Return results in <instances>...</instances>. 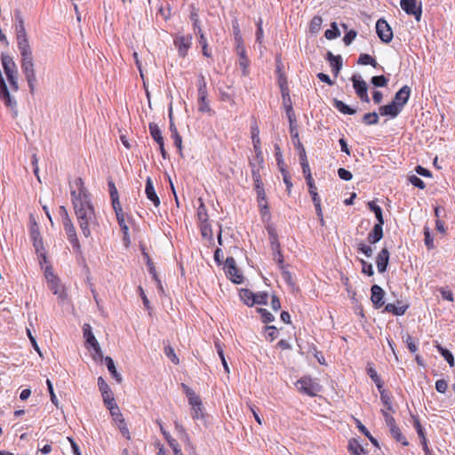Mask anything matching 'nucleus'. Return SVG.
I'll list each match as a JSON object with an SVG mask.
<instances>
[{"mask_svg": "<svg viewBox=\"0 0 455 455\" xmlns=\"http://www.w3.org/2000/svg\"><path fill=\"white\" fill-rule=\"evenodd\" d=\"M224 270L228 277L235 283H242L243 282V276L241 271L235 265V260L232 257H228L225 265Z\"/></svg>", "mask_w": 455, "mask_h": 455, "instance_id": "39448f33", "label": "nucleus"}, {"mask_svg": "<svg viewBox=\"0 0 455 455\" xmlns=\"http://www.w3.org/2000/svg\"><path fill=\"white\" fill-rule=\"evenodd\" d=\"M347 449H348V451L350 453H352L353 455H366L367 454V451L364 450V448L355 439H352L349 441Z\"/></svg>", "mask_w": 455, "mask_h": 455, "instance_id": "cd10ccee", "label": "nucleus"}, {"mask_svg": "<svg viewBox=\"0 0 455 455\" xmlns=\"http://www.w3.org/2000/svg\"><path fill=\"white\" fill-rule=\"evenodd\" d=\"M435 389L437 392L444 394L448 389V383L444 379H438L435 382Z\"/></svg>", "mask_w": 455, "mask_h": 455, "instance_id": "338daca9", "label": "nucleus"}, {"mask_svg": "<svg viewBox=\"0 0 455 455\" xmlns=\"http://www.w3.org/2000/svg\"><path fill=\"white\" fill-rule=\"evenodd\" d=\"M378 390L380 394V400L383 403L385 409L387 411H393L391 395L386 391L384 387L381 389Z\"/></svg>", "mask_w": 455, "mask_h": 455, "instance_id": "c9c22d12", "label": "nucleus"}, {"mask_svg": "<svg viewBox=\"0 0 455 455\" xmlns=\"http://www.w3.org/2000/svg\"><path fill=\"white\" fill-rule=\"evenodd\" d=\"M62 225L67 234L68 240L71 243L74 251L76 253H81V244L77 236L76 227L74 226L72 220H66V221L62 222Z\"/></svg>", "mask_w": 455, "mask_h": 455, "instance_id": "20e7f679", "label": "nucleus"}, {"mask_svg": "<svg viewBox=\"0 0 455 455\" xmlns=\"http://www.w3.org/2000/svg\"><path fill=\"white\" fill-rule=\"evenodd\" d=\"M102 399L106 407L109 410V412L114 411V408H119L115 401L113 393L111 390L101 393Z\"/></svg>", "mask_w": 455, "mask_h": 455, "instance_id": "c85d7f7f", "label": "nucleus"}, {"mask_svg": "<svg viewBox=\"0 0 455 455\" xmlns=\"http://www.w3.org/2000/svg\"><path fill=\"white\" fill-rule=\"evenodd\" d=\"M296 387L299 392L309 396H315L321 390V386L310 377H303L299 379L296 383Z\"/></svg>", "mask_w": 455, "mask_h": 455, "instance_id": "7ed1b4c3", "label": "nucleus"}, {"mask_svg": "<svg viewBox=\"0 0 455 455\" xmlns=\"http://www.w3.org/2000/svg\"><path fill=\"white\" fill-rule=\"evenodd\" d=\"M18 21L16 27L17 46L20 53V67L28 82L29 92L33 95L36 92V75L32 49L25 28L23 18L20 12L15 13Z\"/></svg>", "mask_w": 455, "mask_h": 455, "instance_id": "f03ea898", "label": "nucleus"}, {"mask_svg": "<svg viewBox=\"0 0 455 455\" xmlns=\"http://www.w3.org/2000/svg\"><path fill=\"white\" fill-rule=\"evenodd\" d=\"M266 333L267 338L269 339L270 341H273L277 338L278 331L277 328L274 325L266 326Z\"/></svg>", "mask_w": 455, "mask_h": 455, "instance_id": "052dcab7", "label": "nucleus"}, {"mask_svg": "<svg viewBox=\"0 0 455 455\" xmlns=\"http://www.w3.org/2000/svg\"><path fill=\"white\" fill-rule=\"evenodd\" d=\"M436 348L438 352L443 356V358L447 361L451 367L454 366V357L452 354L446 348L443 347L441 345L437 344Z\"/></svg>", "mask_w": 455, "mask_h": 455, "instance_id": "a19ab883", "label": "nucleus"}, {"mask_svg": "<svg viewBox=\"0 0 455 455\" xmlns=\"http://www.w3.org/2000/svg\"><path fill=\"white\" fill-rule=\"evenodd\" d=\"M239 296L247 306L251 307L255 304V293H253L249 289H242L240 291Z\"/></svg>", "mask_w": 455, "mask_h": 455, "instance_id": "c756f323", "label": "nucleus"}, {"mask_svg": "<svg viewBox=\"0 0 455 455\" xmlns=\"http://www.w3.org/2000/svg\"><path fill=\"white\" fill-rule=\"evenodd\" d=\"M110 414L113 418V420L116 423V426L120 430L121 434L123 435V436L125 437L127 440H130V431L125 422V419L120 411V409L114 408V411H110Z\"/></svg>", "mask_w": 455, "mask_h": 455, "instance_id": "9b49d317", "label": "nucleus"}, {"mask_svg": "<svg viewBox=\"0 0 455 455\" xmlns=\"http://www.w3.org/2000/svg\"><path fill=\"white\" fill-rule=\"evenodd\" d=\"M368 208L374 212L376 219L378 220L377 224H384V219L382 214V209L380 206L375 204V202L371 201L368 203Z\"/></svg>", "mask_w": 455, "mask_h": 455, "instance_id": "e433bc0d", "label": "nucleus"}, {"mask_svg": "<svg viewBox=\"0 0 455 455\" xmlns=\"http://www.w3.org/2000/svg\"><path fill=\"white\" fill-rule=\"evenodd\" d=\"M371 82L377 87H384L387 84L388 80L384 76H375L371 77Z\"/></svg>", "mask_w": 455, "mask_h": 455, "instance_id": "864d4df0", "label": "nucleus"}, {"mask_svg": "<svg viewBox=\"0 0 455 455\" xmlns=\"http://www.w3.org/2000/svg\"><path fill=\"white\" fill-rule=\"evenodd\" d=\"M192 39L191 35L175 36L173 43L178 49L180 57L185 58L188 55V50L192 45Z\"/></svg>", "mask_w": 455, "mask_h": 455, "instance_id": "1a4fd4ad", "label": "nucleus"}, {"mask_svg": "<svg viewBox=\"0 0 455 455\" xmlns=\"http://www.w3.org/2000/svg\"><path fill=\"white\" fill-rule=\"evenodd\" d=\"M207 84L203 75L199 76L198 96L207 95Z\"/></svg>", "mask_w": 455, "mask_h": 455, "instance_id": "13d9d810", "label": "nucleus"}, {"mask_svg": "<svg viewBox=\"0 0 455 455\" xmlns=\"http://www.w3.org/2000/svg\"><path fill=\"white\" fill-rule=\"evenodd\" d=\"M376 32L379 39L388 44L393 39V31L389 24L384 19H379L376 23Z\"/></svg>", "mask_w": 455, "mask_h": 455, "instance_id": "0eeeda50", "label": "nucleus"}, {"mask_svg": "<svg viewBox=\"0 0 455 455\" xmlns=\"http://www.w3.org/2000/svg\"><path fill=\"white\" fill-rule=\"evenodd\" d=\"M309 194L311 195L312 201L314 203V205H315V211H316V214H317L320 221L322 223H323V211H322V207H321L320 196H318L317 191H315V192H312V193H309Z\"/></svg>", "mask_w": 455, "mask_h": 455, "instance_id": "72a5a7b5", "label": "nucleus"}, {"mask_svg": "<svg viewBox=\"0 0 455 455\" xmlns=\"http://www.w3.org/2000/svg\"><path fill=\"white\" fill-rule=\"evenodd\" d=\"M198 42L202 46V52L205 57H212V53L208 47L207 39L204 35H201V38H198Z\"/></svg>", "mask_w": 455, "mask_h": 455, "instance_id": "603ef678", "label": "nucleus"}, {"mask_svg": "<svg viewBox=\"0 0 455 455\" xmlns=\"http://www.w3.org/2000/svg\"><path fill=\"white\" fill-rule=\"evenodd\" d=\"M183 388L188 399V403L192 406L193 409H196V407H197L198 410H200V407L203 405L200 396L197 395L194 390H192L186 385H183Z\"/></svg>", "mask_w": 455, "mask_h": 455, "instance_id": "aec40b11", "label": "nucleus"}, {"mask_svg": "<svg viewBox=\"0 0 455 455\" xmlns=\"http://www.w3.org/2000/svg\"><path fill=\"white\" fill-rule=\"evenodd\" d=\"M323 19L321 16H314L309 23V30L311 33H317L322 26Z\"/></svg>", "mask_w": 455, "mask_h": 455, "instance_id": "c03bdc74", "label": "nucleus"}, {"mask_svg": "<svg viewBox=\"0 0 455 455\" xmlns=\"http://www.w3.org/2000/svg\"><path fill=\"white\" fill-rule=\"evenodd\" d=\"M340 35V32L336 25L335 22H333L331 24V28L330 29H327L325 32H324V36L328 39V40H331V39H334L338 36H339Z\"/></svg>", "mask_w": 455, "mask_h": 455, "instance_id": "de8ad7c7", "label": "nucleus"}, {"mask_svg": "<svg viewBox=\"0 0 455 455\" xmlns=\"http://www.w3.org/2000/svg\"><path fill=\"white\" fill-rule=\"evenodd\" d=\"M402 110V108H400L395 101L393 100L391 103L381 106L379 108V114L381 116H389L391 117H395Z\"/></svg>", "mask_w": 455, "mask_h": 455, "instance_id": "4be33fe9", "label": "nucleus"}, {"mask_svg": "<svg viewBox=\"0 0 455 455\" xmlns=\"http://www.w3.org/2000/svg\"><path fill=\"white\" fill-rule=\"evenodd\" d=\"M6 77L11 85L12 90L17 92L19 90L18 72L6 74Z\"/></svg>", "mask_w": 455, "mask_h": 455, "instance_id": "8fccbe9b", "label": "nucleus"}, {"mask_svg": "<svg viewBox=\"0 0 455 455\" xmlns=\"http://www.w3.org/2000/svg\"><path fill=\"white\" fill-rule=\"evenodd\" d=\"M0 99L6 108L14 110L15 115L17 114V101L11 96L5 81L0 82Z\"/></svg>", "mask_w": 455, "mask_h": 455, "instance_id": "ddd939ff", "label": "nucleus"}, {"mask_svg": "<svg viewBox=\"0 0 455 455\" xmlns=\"http://www.w3.org/2000/svg\"><path fill=\"white\" fill-rule=\"evenodd\" d=\"M258 312L260 314L263 323H267L275 320V316L266 308H259Z\"/></svg>", "mask_w": 455, "mask_h": 455, "instance_id": "6e6d98bb", "label": "nucleus"}, {"mask_svg": "<svg viewBox=\"0 0 455 455\" xmlns=\"http://www.w3.org/2000/svg\"><path fill=\"white\" fill-rule=\"evenodd\" d=\"M383 225L384 224H375L372 230L369 232L367 235V240L370 243H376L380 241L383 237Z\"/></svg>", "mask_w": 455, "mask_h": 455, "instance_id": "5701e85b", "label": "nucleus"}, {"mask_svg": "<svg viewBox=\"0 0 455 455\" xmlns=\"http://www.w3.org/2000/svg\"><path fill=\"white\" fill-rule=\"evenodd\" d=\"M164 353L166 356L175 364L178 365L180 363V360L175 354L174 349L171 346H167L164 347Z\"/></svg>", "mask_w": 455, "mask_h": 455, "instance_id": "3c124183", "label": "nucleus"}, {"mask_svg": "<svg viewBox=\"0 0 455 455\" xmlns=\"http://www.w3.org/2000/svg\"><path fill=\"white\" fill-rule=\"evenodd\" d=\"M367 374L371 379V380L375 383L378 389H381L384 387V383L381 378L378 375L376 370L372 367L371 363L367 364Z\"/></svg>", "mask_w": 455, "mask_h": 455, "instance_id": "bb28decb", "label": "nucleus"}, {"mask_svg": "<svg viewBox=\"0 0 455 455\" xmlns=\"http://www.w3.org/2000/svg\"><path fill=\"white\" fill-rule=\"evenodd\" d=\"M410 95H411V88L408 85H404L395 93L394 101L400 108H403V107L407 103V101L410 98Z\"/></svg>", "mask_w": 455, "mask_h": 455, "instance_id": "a211bd4d", "label": "nucleus"}, {"mask_svg": "<svg viewBox=\"0 0 455 455\" xmlns=\"http://www.w3.org/2000/svg\"><path fill=\"white\" fill-rule=\"evenodd\" d=\"M48 288L54 293L60 292V279L54 275L52 267H46L44 272Z\"/></svg>", "mask_w": 455, "mask_h": 455, "instance_id": "dca6fc26", "label": "nucleus"}, {"mask_svg": "<svg viewBox=\"0 0 455 455\" xmlns=\"http://www.w3.org/2000/svg\"><path fill=\"white\" fill-rule=\"evenodd\" d=\"M1 62H2L3 68H4L5 75L10 74V73H17L18 72L17 66H16L13 59L10 55L2 53Z\"/></svg>", "mask_w": 455, "mask_h": 455, "instance_id": "412c9836", "label": "nucleus"}, {"mask_svg": "<svg viewBox=\"0 0 455 455\" xmlns=\"http://www.w3.org/2000/svg\"><path fill=\"white\" fill-rule=\"evenodd\" d=\"M201 234L204 237L212 239V230L211 224L209 221L199 223Z\"/></svg>", "mask_w": 455, "mask_h": 455, "instance_id": "a18cd8bd", "label": "nucleus"}, {"mask_svg": "<svg viewBox=\"0 0 455 455\" xmlns=\"http://www.w3.org/2000/svg\"><path fill=\"white\" fill-rule=\"evenodd\" d=\"M414 427L416 428V431H417L419 438L421 439V444H422L425 455H432V452L427 446V438L424 434L423 427L419 419L415 420Z\"/></svg>", "mask_w": 455, "mask_h": 455, "instance_id": "a878e982", "label": "nucleus"}, {"mask_svg": "<svg viewBox=\"0 0 455 455\" xmlns=\"http://www.w3.org/2000/svg\"><path fill=\"white\" fill-rule=\"evenodd\" d=\"M360 263L362 265V272L369 276H372L374 275V271L372 268V265L368 263L366 260L361 259Z\"/></svg>", "mask_w": 455, "mask_h": 455, "instance_id": "4d7b16f0", "label": "nucleus"}, {"mask_svg": "<svg viewBox=\"0 0 455 455\" xmlns=\"http://www.w3.org/2000/svg\"><path fill=\"white\" fill-rule=\"evenodd\" d=\"M117 222L124 235V237L128 236L129 227L126 224L124 211L116 213Z\"/></svg>", "mask_w": 455, "mask_h": 455, "instance_id": "37998d69", "label": "nucleus"}, {"mask_svg": "<svg viewBox=\"0 0 455 455\" xmlns=\"http://www.w3.org/2000/svg\"><path fill=\"white\" fill-rule=\"evenodd\" d=\"M83 334L84 338L85 339L86 346L92 347L97 355H102L101 347L95 336L93 335L92 327L89 323H84L83 325Z\"/></svg>", "mask_w": 455, "mask_h": 455, "instance_id": "9d476101", "label": "nucleus"}, {"mask_svg": "<svg viewBox=\"0 0 455 455\" xmlns=\"http://www.w3.org/2000/svg\"><path fill=\"white\" fill-rule=\"evenodd\" d=\"M199 206L197 208V219L199 223L207 222L209 220L207 208L205 204H204L203 200L199 199Z\"/></svg>", "mask_w": 455, "mask_h": 455, "instance_id": "f704fd0d", "label": "nucleus"}, {"mask_svg": "<svg viewBox=\"0 0 455 455\" xmlns=\"http://www.w3.org/2000/svg\"><path fill=\"white\" fill-rule=\"evenodd\" d=\"M371 300L375 308H380L384 306V296L385 291L378 284H373L371 288Z\"/></svg>", "mask_w": 455, "mask_h": 455, "instance_id": "4468645a", "label": "nucleus"}, {"mask_svg": "<svg viewBox=\"0 0 455 455\" xmlns=\"http://www.w3.org/2000/svg\"><path fill=\"white\" fill-rule=\"evenodd\" d=\"M358 428L360 430L361 433H363L364 435H366L369 440L371 441V443L375 445L376 447H379V443L377 441L376 438H374L371 434L370 432L368 431V429L362 424V423H359L358 425Z\"/></svg>", "mask_w": 455, "mask_h": 455, "instance_id": "bf43d9fd", "label": "nucleus"}, {"mask_svg": "<svg viewBox=\"0 0 455 455\" xmlns=\"http://www.w3.org/2000/svg\"><path fill=\"white\" fill-rule=\"evenodd\" d=\"M363 121L367 125L377 124L379 116L376 112L367 113L363 116Z\"/></svg>", "mask_w": 455, "mask_h": 455, "instance_id": "49530a36", "label": "nucleus"}, {"mask_svg": "<svg viewBox=\"0 0 455 455\" xmlns=\"http://www.w3.org/2000/svg\"><path fill=\"white\" fill-rule=\"evenodd\" d=\"M333 106L342 114L344 115H354L355 114V109L350 108L346 105L342 100L338 99H333Z\"/></svg>", "mask_w": 455, "mask_h": 455, "instance_id": "7c9ffc66", "label": "nucleus"}, {"mask_svg": "<svg viewBox=\"0 0 455 455\" xmlns=\"http://www.w3.org/2000/svg\"><path fill=\"white\" fill-rule=\"evenodd\" d=\"M255 304L266 305L268 300L267 292L262 291L255 293Z\"/></svg>", "mask_w": 455, "mask_h": 455, "instance_id": "680f3d73", "label": "nucleus"}, {"mask_svg": "<svg viewBox=\"0 0 455 455\" xmlns=\"http://www.w3.org/2000/svg\"><path fill=\"white\" fill-rule=\"evenodd\" d=\"M424 233V243L428 250H433L435 248L434 238L431 235L430 228L427 226H425L423 228Z\"/></svg>", "mask_w": 455, "mask_h": 455, "instance_id": "79ce46f5", "label": "nucleus"}, {"mask_svg": "<svg viewBox=\"0 0 455 455\" xmlns=\"http://www.w3.org/2000/svg\"><path fill=\"white\" fill-rule=\"evenodd\" d=\"M338 175L341 180H347V181L352 180V178H353L351 172H349L348 170H347L345 168H339L338 170Z\"/></svg>", "mask_w": 455, "mask_h": 455, "instance_id": "774afa93", "label": "nucleus"}, {"mask_svg": "<svg viewBox=\"0 0 455 455\" xmlns=\"http://www.w3.org/2000/svg\"><path fill=\"white\" fill-rule=\"evenodd\" d=\"M357 63L360 65H371L373 68H376L378 65L376 60L367 53H362L358 58Z\"/></svg>", "mask_w": 455, "mask_h": 455, "instance_id": "ea45409f", "label": "nucleus"}, {"mask_svg": "<svg viewBox=\"0 0 455 455\" xmlns=\"http://www.w3.org/2000/svg\"><path fill=\"white\" fill-rule=\"evenodd\" d=\"M285 111H286V116L289 119V123H290V132L291 133L293 132V125H295V122H296V117H295V114H294V111H293V108H285Z\"/></svg>", "mask_w": 455, "mask_h": 455, "instance_id": "e2e57ef3", "label": "nucleus"}, {"mask_svg": "<svg viewBox=\"0 0 455 455\" xmlns=\"http://www.w3.org/2000/svg\"><path fill=\"white\" fill-rule=\"evenodd\" d=\"M390 253L387 248L384 247L380 250L376 257V265L379 273H384L387 270L389 262Z\"/></svg>", "mask_w": 455, "mask_h": 455, "instance_id": "2eb2a0df", "label": "nucleus"}, {"mask_svg": "<svg viewBox=\"0 0 455 455\" xmlns=\"http://www.w3.org/2000/svg\"><path fill=\"white\" fill-rule=\"evenodd\" d=\"M198 111L201 113L212 112L207 95L198 96Z\"/></svg>", "mask_w": 455, "mask_h": 455, "instance_id": "58836bf2", "label": "nucleus"}, {"mask_svg": "<svg viewBox=\"0 0 455 455\" xmlns=\"http://www.w3.org/2000/svg\"><path fill=\"white\" fill-rule=\"evenodd\" d=\"M409 181L411 182V184H412L414 187L418 188H420V189H424L426 185H425V182L420 179L419 178L418 176L416 175H411L409 177Z\"/></svg>", "mask_w": 455, "mask_h": 455, "instance_id": "0e129e2a", "label": "nucleus"}, {"mask_svg": "<svg viewBox=\"0 0 455 455\" xmlns=\"http://www.w3.org/2000/svg\"><path fill=\"white\" fill-rule=\"evenodd\" d=\"M252 178L255 185V190L258 196L259 204L260 207L267 208L266 193L264 190V185L259 174V171L252 170Z\"/></svg>", "mask_w": 455, "mask_h": 455, "instance_id": "6e6552de", "label": "nucleus"}, {"mask_svg": "<svg viewBox=\"0 0 455 455\" xmlns=\"http://www.w3.org/2000/svg\"><path fill=\"white\" fill-rule=\"evenodd\" d=\"M281 93H282V99H283V105L284 108H292V102H291L289 90L281 92Z\"/></svg>", "mask_w": 455, "mask_h": 455, "instance_id": "69168bd1", "label": "nucleus"}, {"mask_svg": "<svg viewBox=\"0 0 455 455\" xmlns=\"http://www.w3.org/2000/svg\"><path fill=\"white\" fill-rule=\"evenodd\" d=\"M149 132L155 141L158 144L164 141L162 132L156 123H150L148 125Z\"/></svg>", "mask_w": 455, "mask_h": 455, "instance_id": "473e14b6", "label": "nucleus"}, {"mask_svg": "<svg viewBox=\"0 0 455 455\" xmlns=\"http://www.w3.org/2000/svg\"><path fill=\"white\" fill-rule=\"evenodd\" d=\"M353 82V87L357 96L362 101L369 103L370 98L367 93V84L365 81L362 80L360 76H353L351 78Z\"/></svg>", "mask_w": 455, "mask_h": 455, "instance_id": "f8f14e48", "label": "nucleus"}, {"mask_svg": "<svg viewBox=\"0 0 455 455\" xmlns=\"http://www.w3.org/2000/svg\"><path fill=\"white\" fill-rule=\"evenodd\" d=\"M327 60L333 74L337 76L342 67V58L340 55L335 56L331 52H327Z\"/></svg>", "mask_w": 455, "mask_h": 455, "instance_id": "b1692460", "label": "nucleus"}, {"mask_svg": "<svg viewBox=\"0 0 455 455\" xmlns=\"http://www.w3.org/2000/svg\"><path fill=\"white\" fill-rule=\"evenodd\" d=\"M145 193L148 200H150L156 207L160 205V199L157 196L152 180L148 177L146 181Z\"/></svg>", "mask_w": 455, "mask_h": 455, "instance_id": "6ab92c4d", "label": "nucleus"}, {"mask_svg": "<svg viewBox=\"0 0 455 455\" xmlns=\"http://www.w3.org/2000/svg\"><path fill=\"white\" fill-rule=\"evenodd\" d=\"M357 250L363 253L367 258L371 257L373 253L372 248L363 242L357 244Z\"/></svg>", "mask_w": 455, "mask_h": 455, "instance_id": "5fc2aeb1", "label": "nucleus"}, {"mask_svg": "<svg viewBox=\"0 0 455 455\" xmlns=\"http://www.w3.org/2000/svg\"><path fill=\"white\" fill-rule=\"evenodd\" d=\"M236 52L239 55V65L243 68V74L246 76L248 74V67L250 64V60L246 56L245 47L243 45V42L236 43Z\"/></svg>", "mask_w": 455, "mask_h": 455, "instance_id": "f3484780", "label": "nucleus"}, {"mask_svg": "<svg viewBox=\"0 0 455 455\" xmlns=\"http://www.w3.org/2000/svg\"><path fill=\"white\" fill-rule=\"evenodd\" d=\"M399 306H395V304L388 303L385 306L384 312L391 313L394 315H403L407 311L409 306L405 304H402L398 301Z\"/></svg>", "mask_w": 455, "mask_h": 455, "instance_id": "393cba45", "label": "nucleus"}, {"mask_svg": "<svg viewBox=\"0 0 455 455\" xmlns=\"http://www.w3.org/2000/svg\"><path fill=\"white\" fill-rule=\"evenodd\" d=\"M401 8L408 14L414 16L417 21L421 20L422 15V3L417 0H401Z\"/></svg>", "mask_w": 455, "mask_h": 455, "instance_id": "423d86ee", "label": "nucleus"}, {"mask_svg": "<svg viewBox=\"0 0 455 455\" xmlns=\"http://www.w3.org/2000/svg\"><path fill=\"white\" fill-rule=\"evenodd\" d=\"M294 147L297 150H299L300 164L308 162L307 157L306 149L299 140H298L297 142H294Z\"/></svg>", "mask_w": 455, "mask_h": 455, "instance_id": "09e8293b", "label": "nucleus"}, {"mask_svg": "<svg viewBox=\"0 0 455 455\" xmlns=\"http://www.w3.org/2000/svg\"><path fill=\"white\" fill-rule=\"evenodd\" d=\"M105 362H106L108 370L111 373L112 377L116 380L117 383H121L122 376L119 372H117L113 359L109 356H107L105 358Z\"/></svg>", "mask_w": 455, "mask_h": 455, "instance_id": "2f4dec72", "label": "nucleus"}, {"mask_svg": "<svg viewBox=\"0 0 455 455\" xmlns=\"http://www.w3.org/2000/svg\"><path fill=\"white\" fill-rule=\"evenodd\" d=\"M392 437L398 443H400L403 446H408L409 442L407 441L405 435L402 433L401 429L397 427L395 429L390 431Z\"/></svg>", "mask_w": 455, "mask_h": 455, "instance_id": "4c0bfd02", "label": "nucleus"}, {"mask_svg": "<svg viewBox=\"0 0 455 455\" xmlns=\"http://www.w3.org/2000/svg\"><path fill=\"white\" fill-rule=\"evenodd\" d=\"M75 186L76 189L71 190L72 205L82 234L84 237L89 238L92 235L91 228L99 226V222L83 180L76 179Z\"/></svg>", "mask_w": 455, "mask_h": 455, "instance_id": "f257e3e1", "label": "nucleus"}]
</instances>
